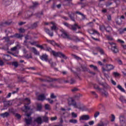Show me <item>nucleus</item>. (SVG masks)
<instances>
[{
  "label": "nucleus",
  "mask_w": 126,
  "mask_h": 126,
  "mask_svg": "<svg viewBox=\"0 0 126 126\" xmlns=\"http://www.w3.org/2000/svg\"><path fill=\"white\" fill-rule=\"evenodd\" d=\"M4 61H10L11 60V56L7 55H3L2 56Z\"/></svg>",
  "instance_id": "obj_16"
},
{
  "label": "nucleus",
  "mask_w": 126,
  "mask_h": 126,
  "mask_svg": "<svg viewBox=\"0 0 126 126\" xmlns=\"http://www.w3.org/2000/svg\"><path fill=\"white\" fill-rule=\"evenodd\" d=\"M43 108V105L41 103H36V111H41Z\"/></svg>",
  "instance_id": "obj_22"
},
{
  "label": "nucleus",
  "mask_w": 126,
  "mask_h": 126,
  "mask_svg": "<svg viewBox=\"0 0 126 126\" xmlns=\"http://www.w3.org/2000/svg\"><path fill=\"white\" fill-rule=\"evenodd\" d=\"M45 32L47 33V34H48L50 37H53L54 36V33L53 32H51V31L48 28H45L44 29Z\"/></svg>",
  "instance_id": "obj_18"
},
{
  "label": "nucleus",
  "mask_w": 126,
  "mask_h": 126,
  "mask_svg": "<svg viewBox=\"0 0 126 126\" xmlns=\"http://www.w3.org/2000/svg\"><path fill=\"white\" fill-rule=\"evenodd\" d=\"M39 5H40V4H39V2H33L32 5V8H36V7H38Z\"/></svg>",
  "instance_id": "obj_23"
},
{
  "label": "nucleus",
  "mask_w": 126,
  "mask_h": 126,
  "mask_svg": "<svg viewBox=\"0 0 126 126\" xmlns=\"http://www.w3.org/2000/svg\"><path fill=\"white\" fill-rule=\"evenodd\" d=\"M15 38H22V37H23V35L19 33H16L15 34Z\"/></svg>",
  "instance_id": "obj_37"
},
{
  "label": "nucleus",
  "mask_w": 126,
  "mask_h": 126,
  "mask_svg": "<svg viewBox=\"0 0 126 126\" xmlns=\"http://www.w3.org/2000/svg\"><path fill=\"white\" fill-rule=\"evenodd\" d=\"M99 115H100V113L99 112H96L94 115V118H97Z\"/></svg>",
  "instance_id": "obj_58"
},
{
  "label": "nucleus",
  "mask_w": 126,
  "mask_h": 126,
  "mask_svg": "<svg viewBox=\"0 0 126 126\" xmlns=\"http://www.w3.org/2000/svg\"><path fill=\"white\" fill-rule=\"evenodd\" d=\"M37 100L38 101H44V100H45L46 99V96H45L44 94H41L39 95L38 96H37L36 97Z\"/></svg>",
  "instance_id": "obj_12"
},
{
  "label": "nucleus",
  "mask_w": 126,
  "mask_h": 126,
  "mask_svg": "<svg viewBox=\"0 0 126 126\" xmlns=\"http://www.w3.org/2000/svg\"><path fill=\"white\" fill-rule=\"evenodd\" d=\"M51 67H55V66L57 65V63H52L50 64Z\"/></svg>",
  "instance_id": "obj_63"
},
{
  "label": "nucleus",
  "mask_w": 126,
  "mask_h": 126,
  "mask_svg": "<svg viewBox=\"0 0 126 126\" xmlns=\"http://www.w3.org/2000/svg\"><path fill=\"white\" fill-rule=\"evenodd\" d=\"M89 33L90 34H97L98 36H100V33H99L97 31L94 30H89Z\"/></svg>",
  "instance_id": "obj_20"
},
{
  "label": "nucleus",
  "mask_w": 126,
  "mask_h": 126,
  "mask_svg": "<svg viewBox=\"0 0 126 126\" xmlns=\"http://www.w3.org/2000/svg\"><path fill=\"white\" fill-rule=\"evenodd\" d=\"M12 64V65H14L15 67H17V66H18V63L17 62H13Z\"/></svg>",
  "instance_id": "obj_54"
},
{
  "label": "nucleus",
  "mask_w": 126,
  "mask_h": 126,
  "mask_svg": "<svg viewBox=\"0 0 126 126\" xmlns=\"http://www.w3.org/2000/svg\"><path fill=\"white\" fill-rule=\"evenodd\" d=\"M77 24L75 23L74 25H70L69 29L72 31H76Z\"/></svg>",
  "instance_id": "obj_19"
},
{
  "label": "nucleus",
  "mask_w": 126,
  "mask_h": 126,
  "mask_svg": "<svg viewBox=\"0 0 126 126\" xmlns=\"http://www.w3.org/2000/svg\"><path fill=\"white\" fill-rule=\"evenodd\" d=\"M101 124H102L103 126H107L109 125V121H106V122H102Z\"/></svg>",
  "instance_id": "obj_51"
},
{
  "label": "nucleus",
  "mask_w": 126,
  "mask_h": 126,
  "mask_svg": "<svg viewBox=\"0 0 126 126\" xmlns=\"http://www.w3.org/2000/svg\"><path fill=\"white\" fill-rule=\"evenodd\" d=\"M81 67H82L83 71H88V70H89L87 68V65H81Z\"/></svg>",
  "instance_id": "obj_26"
},
{
  "label": "nucleus",
  "mask_w": 126,
  "mask_h": 126,
  "mask_svg": "<svg viewBox=\"0 0 126 126\" xmlns=\"http://www.w3.org/2000/svg\"><path fill=\"white\" fill-rule=\"evenodd\" d=\"M32 51L33 53V54H34V55H39V52H38L37 50H36V48H34V47H32Z\"/></svg>",
  "instance_id": "obj_25"
},
{
  "label": "nucleus",
  "mask_w": 126,
  "mask_h": 126,
  "mask_svg": "<svg viewBox=\"0 0 126 126\" xmlns=\"http://www.w3.org/2000/svg\"><path fill=\"white\" fill-rule=\"evenodd\" d=\"M63 25H64V26H66V27H68V28H70V27L71 25H70L68 23L63 22Z\"/></svg>",
  "instance_id": "obj_45"
},
{
  "label": "nucleus",
  "mask_w": 126,
  "mask_h": 126,
  "mask_svg": "<svg viewBox=\"0 0 126 126\" xmlns=\"http://www.w3.org/2000/svg\"><path fill=\"white\" fill-rule=\"evenodd\" d=\"M70 37L71 38V40H73L74 41H75L76 42L80 41L79 39H78V37L77 36H72V37Z\"/></svg>",
  "instance_id": "obj_28"
},
{
  "label": "nucleus",
  "mask_w": 126,
  "mask_h": 126,
  "mask_svg": "<svg viewBox=\"0 0 126 126\" xmlns=\"http://www.w3.org/2000/svg\"><path fill=\"white\" fill-rule=\"evenodd\" d=\"M113 74L114 77H119V76L120 75V73H119L117 72H114L113 73Z\"/></svg>",
  "instance_id": "obj_43"
},
{
  "label": "nucleus",
  "mask_w": 126,
  "mask_h": 126,
  "mask_svg": "<svg viewBox=\"0 0 126 126\" xmlns=\"http://www.w3.org/2000/svg\"><path fill=\"white\" fill-rule=\"evenodd\" d=\"M40 81L41 82H53L54 81H59L60 79L52 78L50 77H47L46 79L39 78Z\"/></svg>",
  "instance_id": "obj_3"
},
{
  "label": "nucleus",
  "mask_w": 126,
  "mask_h": 126,
  "mask_svg": "<svg viewBox=\"0 0 126 126\" xmlns=\"http://www.w3.org/2000/svg\"><path fill=\"white\" fill-rule=\"evenodd\" d=\"M61 32L62 33V36L63 37V38L64 39L71 40V37H70V36H69V35H68V34H67V32H66V31L62 30L61 31Z\"/></svg>",
  "instance_id": "obj_5"
},
{
  "label": "nucleus",
  "mask_w": 126,
  "mask_h": 126,
  "mask_svg": "<svg viewBox=\"0 0 126 126\" xmlns=\"http://www.w3.org/2000/svg\"><path fill=\"white\" fill-rule=\"evenodd\" d=\"M118 31L119 32L120 34H123V33L125 32L124 29H119L118 30Z\"/></svg>",
  "instance_id": "obj_49"
},
{
  "label": "nucleus",
  "mask_w": 126,
  "mask_h": 126,
  "mask_svg": "<svg viewBox=\"0 0 126 126\" xmlns=\"http://www.w3.org/2000/svg\"><path fill=\"white\" fill-rule=\"evenodd\" d=\"M19 32H20V33H24V32H25L26 30H25V29H24L23 28H20V29H19Z\"/></svg>",
  "instance_id": "obj_47"
},
{
  "label": "nucleus",
  "mask_w": 126,
  "mask_h": 126,
  "mask_svg": "<svg viewBox=\"0 0 126 126\" xmlns=\"http://www.w3.org/2000/svg\"><path fill=\"white\" fill-rule=\"evenodd\" d=\"M43 122H48V117L46 116L42 117Z\"/></svg>",
  "instance_id": "obj_53"
},
{
  "label": "nucleus",
  "mask_w": 126,
  "mask_h": 126,
  "mask_svg": "<svg viewBox=\"0 0 126 126\" xmlns=\"http://www.w3.org/2000/svg\"><path fill=\"white\" fill-rule=\"evenodd\" d=\"M34 122L37 123L38 125H41L43 123V120H42V118L38 117L34 120Z\"/></svg>",
  "instance_id": "obj_21"
},
{
  "label": "nucleus",
  "mask_w": 126,
  "mask_h": 126,
  "mask_svg": "<svg viewBox=\"0 0 126 126\" xmlns=\"http://www.w3.org/2000/svg\"><path fill=\"white\" fill-rule=\"evenodd\" d=\"M111 118H112L111 122H115V115H114V114L111 115Z\"/></svg>",
  "instance_id": "obj_57"
},
{
  "label": "nucleus",
  "mask_w": 126,
  "mask_h": 126,
  "mask_svg": "<svg viewBox=\"0 0 126 126\" xmlns=\"http://www.w3.org/2000/svg\"><path fill=\"white\" fill-rule=\"evenodd\" d=\"M50 97L52 99H56V98H57V96H56L55 95V94H54V93H51V94Z\"/></svg>",
  "instance_id": "obj_46"
},
{
  "label": "nucleus",
  "mask_w": 126,
  "mask_h": 126,
  "mask_svg": "<svg viewBox=\"0 0 126 126\" xmlns=\"http://www.w3.org/2000/svg\"><path fill=\"white\" fill-rule=\"evenodd\" d=\"M117 24H118V25H121L122 23V19H119L117 21H116Z\"/></svg>",
  "instance_id": "obj_44"
},
{
  "label": "nucleus",
  "mask_w": 126,
  "mask_h": 126,
  "mask_svg": "<svg viewBox=\"0 0 126 126\" xmlns=\"http://www.w3.org/2000/svg\"><path fill=\"white\" fill-rule=\"evenodd\" d=\"M38 23H39L38 22L33 23L32 26V29H35V28H37V27H38Z\"/></svg>",
  "instance_id": "obj_32"
},
{
  "label": "nucleus",
  "mask_w": 126,
  "mask_h": 126,
  "mask_svg": "<svg viewBox=\"0 0 126 126\" xmlns=\"http://www.w3.org/2000/svg\"><path fill=\"white\" fill-rule=\"evenodd\" d=\"M40 59L41 61H45V62H48V55L46 54H43L40 56Z\"/></svg>",
  "instance_id": "obj_17"
},
{
  "label": "nucleus",
  "mask_w": 126,
  "mask_h": 126,
  "mask_svg": "<svg viewBox=\"0 0 126 126\" xmlns=\"http://www.w3.org/2000/svg\"><path fill=\"white\" fill-rule=\"evenodd\" d=\"M120 123L122 126H126V117L122 115L120 117Z\"/></svg>",
  "instance_id": "obj_8"
},
{
  "label": "nucleus",
  "mask_w": 126,
  "mask_h": 126,
  "mask_svg": "<svg viewBox=\"0 0 126 126\" xmlns=\"http://www.w3.org/2000/svg\"><path fill=\"white\" fill-rule=\"evenodd\" d=\"M91 93H92V94H94L95 98H98V94H96V92H91Z\"/></svg>",
  "instance_id": "obj_48"
},
{
  "label": "nucleus",
  "mask_w": 126,
  "mask_h": 126,
  "mask_svg": "<svg viewBox=\"0 0 126 126\" xmlns=\"http://www.w3.org/2000/svg\"><path fill=\"white\" fill-rule=\"evenodd\" d=\"M3 103L4 107H7L9 105V101H4Z\"/></svg>",
  "instance_id": "obj_52"
},
{
  "label": "nucleus",
  "mask_w": 126,
  "mask_h": 126,
  "mask_svg": "<svg viewBox=\"0 0 126 126\" xmlns=\"http://www.w3.org/2000/svg\"><path fill=\"white\" fill-rule=\"evenodd\" d=\"M90 67H91V68H93L94 70H98V67H97V66H95L93 64L90 65Z\"/></svg>",
  "instance_id": "obj_30"
},
{
  "label": "nucleus",
  "mask_w": 126,
  "mask_h": 126,
  "mask_svg": "<svg viewBox=\"0 0 126 126\" xmlns=\"http://www.w3.org/2000/svg\"><path fill=\"white\" fill-rule=\"evenodd\" d=\"M47 101L49 102L50 104H53L54 103V100L50 99V98H47Z\"/></svg>",
  "instance_id": "obj_60"
},
{
  "label": "nucleus",
  "mask_w": 126,
  "mask_h": 126,
  "mask_svg": "<svg viewBox=\"0 0 126 126\" xmlns=\"http://www.w3.org/2000/svg\"><path fill=\"white\" fill-rule=\"evenodd\" d=\"M102 94L103 96H104V97H108V95H109V94L106 91L102 92Z\"/></svg>",
  "instance_id": "obj_40"
},
{
  "label": "nucleus",
  "mask_w": 126,
  "mask_h": 126,
  "mask_svg": "<svg viewBox=\"0 0 126 126\" xmlns=\"http://www.w3.org/2000/svg\"><path fill=\"white\" fill-rule=\"evenodd\" d=\"M90 119V117H89V115H83L80 117V121H88V120H89Z\"/></svg>",
  "instance_id": "obj_14"
},
{
  "label": "nucleus",
  "mask_w": 126,
  "mask_h": 126,
  "mask_svg": "<svg viewBox=\"0 0 126 126\" xmlns=\"http://www.w3.org/2000/svg\"><path fill=\"white\" fill-rule=\"evenodd\" d=\"M72 57L74 58V59H76V60H77L78 61H79L80 60H81V58L80 57L74 55V54H72Z\"/></svg>",
  "instance_id": "obj_41"
},
{
  "label": "nucleus",
  "mask_w": 126,
  "mask_h": 126,
  "mask_svg": "<svg viewBox=\"0 0 126 126\" xmlns=\"http://www.w3.org/2000/svg\"><path fill=\"white\" fill-rule=\"evenodd\" d=\"M74 108H75L76 109H78L81 111H84L85 109V106H84V105H83V104L81 103H78V104H76V103L75 106H74Z\"/></svg>",
  "instance_id": "obj_6"
},
{
  "label": "nucleus",
  "mask_w": 126,
  "mask_h": 126,
  "mask_svg": "<svg viewBox=\"0 0 126 126\" xmlns=\"http://www.w3.org/2000/svg\"><path fill=\"white\" fill-rule=\"evenodd\" d=\"M94 89H96L97 90H98L99 91H102V89L99 88V86L96 84H94Z\"/></svg>",
  "instance_id": "obj_31"
},
{
  "label": "nucleus",
  "mask_w": 126,
  "mask_h": 126,
  "mask_svg": "<svg viewBox=\"0 0 126 126\" xmlns=\"http://www.w3.org/2000/svg\"><path fill=\"white\" fill-rule=\"evenodd\" d=\"M0 116L1 118H7V117L9 116V113H8V112H5L0 114Z\"/></svg>",
  "instance_id": "obj_24"
},
{
  "label": "nucleus",
  "mask_w": 126,
  "mask_h": 126,
  "mask_svg": "<svg viewBox=\"0 0 126 126\" xmlns=\"http://www.w3.org/2000/svg\"><path fill=\"white\" fill-rule=\"evenodd\" d=\"M72 92H77L78 91V89L76 88H74L73 89L71 90Z\"/></svg>",
  "instance_id": "obj_56"
},
{
  "label": "nucleus",
  "mask_w": 126,
  "mask_h": 126,
  "mask_svg": "<svg viewBox=\"0 0 126 126\" xmlns=\"http://www.w3.org/2000/svg\"><path fill=\"white\" fill-rule=\"evenodd\" d=\"M32 45L35 46V47H38V44H37V41H33L32 42Z\"/></svg>",
  "instance_id": "obj_59"
},
{
  "label": "nucleus",
  "mask_w": 126,
  "mask_h": 126,
  "mask_svg": "<svg viewBox=\"0 0 126 126\" xmlns=\"http://www.w3.org/2000/svg\"><path fill=\"white\" fill-rule=\"evenodd\" d=\"M47 41L48 43H49V44H51V45H52V46H57V47H58V48H61V45L56 43V42H55V41L54 40H50L47 39Z\"/></svg>",
  "instance_id": "obj_11"
},
{
  "label": "nucleus",
  "mask_w": 126,
  "mask_h": 126,
  "mask_svg": "<svg viewBox=\"0 0 126 126\" xmlns=\"http://www.w3.org/2000/svg\"><path fill=\"white\" fill-rule=\"evenodd\" d=\"M67 103L69 106H73L74 107L76 102L73 98L69 97L67 99Z\"/></svg>",
  "instance_id": "obj_7"
},
{
  "label": "nucleus",
  "mask_w": 126,
  "mask_h": 126,
  "mask_svg": "<svg viewBox=\"0 0 126 126\" xmlns=\"http://www.w3.org/2000/svg\"><path fill=\"white\" fill-rule=\"evenodd\" d=\"M63 81L64 83H70V84H74L75 83V80L73 78H71L70 81L64 79Z\"/></svg>",
  "instance_id": "obj_13"
},
{
  "label": "nucleus",
  "mask_w": 126,
  "mask_h": 126,
  "mask_svg": "<svg viewBox=\"0 0 126 126\" xmlns=\"http://www.w3.org/2000/svg\"><path fill=\"white\" fill-rule=\"evenodd\" d=\"M106 32H110L112 31V28L109 27L107 29H105Z\"/></svg>",
  "instance_id": "obj_50"
},
{
  "label": "nucleus",
  "mask_w": 126,
  "mask_h": 126,
  "mask_svg": "<svg viewBox=\"0 0 126 126\" xmlns=\"http://www.w3.org/2000/svg\"><path fill=\"white\" fill-rule=\"evenodd\" d=\"M114 68H115V66H114V65H113L112 64L106 65L105 68L104 66L102 67V71H103V72L104 71H110V70H112Z\"/></svg>",
  "instance_id": "obj_4"
},
{
  "label": "nucleus",
  "mask_w": 126,
  "mask_h": 126,
  "mask_svg": "<svg viewBox=\"0 0 126 126\" xmlns=\"http://www.w3.org/2000/svg\"><path fill=\"white\" fill-rule=\"evenodd\" d=\"M89 73H90V74H92V75H95L96 73L90 70H89L88 71Z\"/></svg>",
  "instance_id": "obj_55"
},
{
  "label": "nucleus",
  "mask_w": 126,
  "mask_h": 126,
  "mask_svg": "<svg viewBox=\"0 0 126 126\" xmlns=\"http://www.w3.org/2000/svg\"><path fill=\"white\" fill-rule=\"evenodd\" d=\"M3 40L4 42H7L8 44V46H10V45H13L14 44V40H9V38L8 37H4Z\"/></svg>",
  "instance_id": "obj_9"
},
{
  "label": "nucleus",
  "mask_w": 126,
  "mask_h": 126,
  "mask_svg": "<svg viewBox=\"0 0 126 126\" xmlns=\"http://www.w3.org/2000/svg\"><path fill=\"white\" fill-rule=\"evenodd\" d=\"M30 104V99L29 98H25L24 100V107L22 108L23 112L26 113L25 116L27 117L25 118V123L27 126L31 125L32 123V118H31V107L28 106Z\"/></svg>",
  "instance_id": "obj_1"
},
{
  "label": "nucleus",
  "mask_w": 126,
  "mask_h": 126,
  "mask_svg": "<svg viewBox=\"0 0 126 126\" xmlns=\"http://www.w3.org/2000/svg\"><path fill=\"white\" fill-rule=\"evenodd\" d=\"M111 51L114 53V54H117V53H119V49L117 46L114 45V46H112Z\"/></svg>",
  "instance_id": "obj_15"
},
{
  "label": "nucleus",
  "mask_w": 126,
  "mask_h": 126,
  "mask_svg": "<svg viewBox=\"0 0 126 126\" xmlns=\"http://www.w3.org/2000/svg\"><path fill=\"white\" fill-rule=\"evenodd\" d=\"M45 110H51V106L48 104H46L45 105Z\"/></svg>",
  "instance_id": "obj_35"
},
{
  "label": "nucleus",
  "mask_w": 126,
  "mask_h": 126,
  "mask_svg": "<svg viewBox=\"0 0 126 126\" xmlns=\"http://www.w3.org/2000/svg\"><path fill=\"white\" fill-rule=\"evenodd\" d=\"M15 117L16 118H17L18 119H20V118H21V116H20V115H19V114H16Z\"/></svg>",
  "instance_id": "obj_64"
},
{
  "label": "nucleus",
  "mask_w": 126,
  "mask_h": 126,
  "mask_svg": "<svg viewBox=\"0 0 126 126\" xmlns=\"http://www.w3.org/2000/svg\"><path fill=\"white\" fill-rule=\"evenodd\" d=\"M97 51H99V52H100V53L101 54V55H103L104 54V51L103 50V49L102 48H101L100 47H97L96 48Z\"/></svg>",
  "instance_id": "obj_33"
},
{
  "label": "nucleus",
  "mask_w": 126,
  "mask_h": 126,
  "mask_svg": "<svg viewBox=\"0 0 126 126\" xmlns=\"http://www.w3.org/2000/svg\"><path fill=\"white\" fill-rule=\"evenodd\" d=\"M99 28L101 31H104V30H106V27H105V26L104 25L100 26Z\"/></svg>",
  "instance_id": "obj_39"
},
{
  "label": "nucleus",
  "mask_w": 126,
  "mask_h": 126,
  "mask_svg": "<svg viewBox=\"0 0 126 126\" xmlns=\"http://www.w3.org/2000/svg\"><path fill=\"white\" fill-rule=\"evenodd\" d=\"M68 15L69 17H70L71 20H72V21H74V22H75V15L74 14V13L72 12H68Z\"/></svg>",
  "instance_id": "obj_10"
},
{
  "label": "nucleus",
  "mask_w": 126,
  "mask_h": 126,
  "mask_svg": "<svg viewBox=\"0 0 126 126\" xmlns=\"http://www.w3.org/2000/svg\"><path fill=\"white\" fill-rule=\"evenodd\" d=\"M11 51L12 52H16V54H18V51H17V46H15L11 48Z\"/></svg>",
  "instance_id": "obj_29"
},
{
  "label": "nucleus",
  "mask_w": 126,
  "mask_h": 126,
  "mask_svg": "<svg viewBox=\"0 0 126 126\" xmlns=\"http://www.w3.org/2000/svg\"><path fill=\"white\" fill-rule=\"evenodd\" d=\"M71 116H72V117L73 118V119H75L77 118V114L75 113V112H72Z\"/></svg>",
  "instance_id": "obj_42"
},
{
  "label": "nucleus",
  "mask_w": 126,
  "mask_h": 126,
  "mask_svg": "<svg viewBox=\"0 0 126 126\" xmlns=\"http://www.w3.org/2000/svg\"><path fill=\"white\" fill-rule=\"evenodd\" d=\"M52 54L54 57H59V58H63L64 60H67V57L61 52H56L55 51H52Z\"/></svg>",
  "instance_id": "obj_2"
},
{
  "label": "nucleus",
  "mask_w": 126,
  "mask_h": 126,
  "mask_svg": "<svg viewBox=\"0 0 126 126\" xmlns=\"http://www.w3.org/2000/svg\"><path fill=\"white\" fill-rule=\"evenodd\" d=\"M76 13H77V14H79L80 15H82V16H83L84 17L85 16H84V14H82V13L79 11H76Z\"/></svg>",
  "instance_id": "obj_61"
},
{
  "label": "nucleus",
  "mask_w": 126,
  "mask_h": 126,
  "mask_svg": "<svg viewBox=\"0 0 126 126\" xmlns=\"http://www.w3.org/2000/svg\"><path fill=\"white\" fill-rule=\"evenodd\" d=\"M35 15L37 16V17L40 18L41 17V15H43V11H41L40 13L35 14Z\"/></svg>",
  "instance_id": "obj_36"
},
{
  "label": "nucleus",
  "mask_w": 126,
  "mask_h": 126,
  "mask_svg": "<svg viewBox=\"0 0 126 126\" xmlns=\"http://www.w3.org/2000/svg\"><path fill=\"white\" fill-rule=\"evenodd\" d=\"M51 30H54V31H57L59 29L58 27H57V25H54L52 27H51Z\"/></svg>",
  "instance_id": "obj_34"
},
{
  "label": "nucleus",
  "mask_w": 126,
  "mask_h": 126,
  "mask_svg": "<svg viewBox=\"0 0 126 126\" xmlns=\"http://www.w3.org/2000/svg\"><path fill=\"white\" fill-rule=\"evenodd\" d=\"M106 38H107V40H109L110 41H112V40H113V38L109 35L107 36Z\"/></svg>",
  "instance_id": "obj_62"
},
{
  "label": "nucleus",
  "mask_w": 126,
  "mask_h": 126,
  "mask_svg": "<svg viewBox=\"0 0 126 126\" xmlns=\"http://www.w3.org/2000/svg\"><path fill=\"white\" fill-rule=\"evenodd\" d=\"M69 122L72 124H77V120L76 119H72L69 120Z\"/></svg>",
  "instance_id": "obj_38"
},
{
  "label": "nucleus",
  "mask_w": 126,
  "mask_h": 126,
  "mask_svg": "<svg viewBox=\"0 0 126 126\" xmlns=\"http://www.w3.org/2000/svg\"><path fill=\"white\" fill-rule=\"evenodd\" d=\"M117 88H118V89H119V90H120V91H121L122 92H124V93H126V91L125 90V89L124 88H123L122 86L119 85L117 86Z\"/></svg>",
  "instance_id": "obj_27"
}]
</instances>
